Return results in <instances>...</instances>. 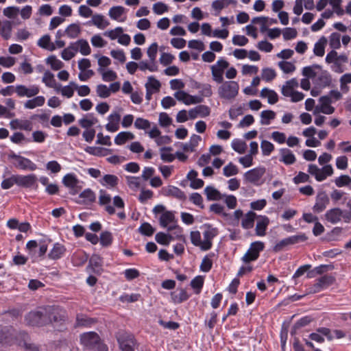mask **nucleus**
<instances>
[{
    "label": "nucleus",
    "instance_id": "bb28decb",
    "mask_svg": "<svg viewBox=\"0 0 351 351\" xmlns=\"http://www.w3.org/2000/svg\"><path fill=\"white\" fill-rule=\"evenodd\" d=\"M281 159L280 161L286 165H292L295 162V157L292 152L287 148L281 149L280 150Z\"/></svg>",
    "mask_w": 351,
    "mask_h": 351
},
{
    "label": "nucleus",
    "instance_id": "de8ad7c7",
    "mask_svg": "<svg viewBox=\"0 0 351 351\" xmlns=\"http://www.w3.org/2000/svg\"><path fill=\"white\" fill-rule=\"evenodd\" d=\"M98 71L101 73L102 80L105 82H112L117 78V73L112 70L105 71L103 69L99 68Z\"/></svg>",
    "mask_w": 351,
    "mask_h": 351
},
{
    "label": "nucleus",
    "instance_id": "052dcab7",
    "mask_svg": "<svg viewBox=\"0 0 351 351\" xmlns=\"http://www.w3.org/2000/svg\"><path fill=\"white\" fill-rule=\"evenodd\" d=\"M104 183L102 184H107L111 187H114L118 184V177L114 175L106 174L103 177Z\"/></svg>",
    "mask_w": 351,
    "mask_h": 351
},
{
    "label": "nucleus",
    "instance_id": "58836bf2",
    "mask_svg": "<svg viewBox=\"0 0 351 351\" xmlns=\"http://www.w3.org/2000/svg\"><path fill=\"white\" fill-rule=\"evenodd\" d=\"M236 3L235 0H215L212 3V8L219 12L230 4H234Z\"/></svg>",
    "mask_w": 351,
    "mask_h": 351
},
{
    "label": "nucleus",
    "instance_id": "cd10ccee",
    "mask_svg": "<svg viewBox=\"0 0 351 351\" xmlns=\"http://www.w3.org/2000/svg\"><path fill=\"white\" fill-rule=\"evenodd\" d=\"M96 319L94 318L89 317L86 315L80 314L76 317V326L89 327L96 323Z\"/></svg>",
    "mask_w": 351,
    "mask_h": 351
},
{
    "label": "nucleus",
    "instance_id": "393cba45",
    "mask_svg": "<svg viewBox=\"0 0 351 351\" xmlns=\"http://www.w3.org/2000/svg\"><path fill=\"white\" fill-rule=\"evenodd\" d=\"M87 24H93L99 29H104L109 25V22L104 19L101 14H95L92 16L91 21H88Z\"/></svg>",
    "mask_w": 351,
    "mask_h": 351
},
{
    "label": "nucleus",
    "instance_id": "b1692460",
    "mask_svg": "<svg viewBox=\"0 0 351 351\" xmlns=\"http://www.w3.org/2000/svg\"><path fill=\"white\" fill-rule=\"evenodd\" d=\"M98 122V119L93 114H88L79 120L80 125L86 130L92 129L91 127Z\"/></svg>",
    "mask_w": 351,
    "mask_h": 351
},
{
    "label": "nucleus",
    "instance_id": "e2e57ef3",
    "mask_svg": "<svg viewBox=\"0 0 351 351\" xmlns=\"http://www.w3.org/2000/svg\"><path fill=\"white\" fill-rule=\"evenodd\" d=\"M278 66L285 73H290L295 70V66L290 62L280 61L278 62Z\"/></svg>",
    "mask_w": 351,
    "mask_h": 351
},
{
    "label": "nucleus",
    "instance_id": "a19ab883",
    "mask_svg": "<svg viewBox=\"0 0 351 351\" xmlns=\"http://www.w3.org/2000/svg\"><path fill=\"white\" fill-rule=\"evenodd\" d=\"M73 45H77L80 52L83 56H88L90 53L91 49L87 40L84 39H80L75 43Z\"/></svg>",
    "mask_w": 351,
    "mask_h": 351
},
{
    "label": "nucleus",
    "instance_id": "79ce46f5",
    "mask_svg": "<svg viewBox=\"0 0 351 351\" xmlns=\"http://www.w3.org/2000/svg\"><path fill=\"white\" fill-rule=\"evenodd\" d=\"M81 29L78 24L72 23L65 30L66 36L71 38H75L80 34Z\"/></svg>",
    "mask_w": 351,
    "mask_h": 351
},
{
    "label": "nucleus",
    "instance_id": "f03ea898",
    "mask_svg": "<svg viewBox=\"0 0 351 351\" xmlns=\"http://www.w3.org/2000/svg\"><path fill=\"white\" fill-rule=\"evenodd\" d=\"M19 336L23 341L28 338V334L24 331L17 332L11 326L0 328V343L12 345L17 343V337Z\"/></svg>",
    "mask_w": 351,
    "mask_h": 351
},
{
    "label": "nucleus",
    "instance_id": "423d86ee",
    "mask_svg": "<svg viewBox=\"0 0 351 351\" xmlns=\"http://www.w3.org/2000/svg\"><path fill=\"white\" fill-rule=\"evenodd\" d=\"M27 325L32 326H40L46 325V320L43 311H32L29 312L25 317Z\"/></svg>",
    "mask_w": 351,
    "mask_h": 351
},
{
    "label": "nucleus",
    "instance_id": "774afa93",
    "mask_svg": "<svg viewBox=\"0 0 351 351\" xmlns=\"http://www.w3.org/2000/svg\"><path fill=\"white\" fill-rule=\"evenodd\" d=\"M158 52V44L156 43H152L147 49V53L149 58L150 62H155Z\"/></svg>",
    "mask_w": 351,
    "mask_h": 351
},
{
    "label": "nucleus",
    "instance_id": "dca6fc26",
    "mask_svg": "<svg viewBox=\"0 0 351 351\" xmlns=\"http://www.w3.org/2000/svg\"><path fill=\"white\" fill-rule=\"evenodd\" d=\"M216 235L217 230L215 228H212L210 226L204 232V240L202 250L206 251L212 247V240Z\"/></svg>",
    "mask_w": 351,
    "mask_h": 351
},
{
    "label": "nucleus",
    "instance_id": "13d9d810",
    "mask_svg": "<svg viewBox=\"0 0 351 351\" xmlns=\"http://www.w3.org/2000/svg\"><path fill=\"white\" fill-rule=\"evenodd\" d=\"M190 238L191 243L199 247L202 250V246L203 245V241L201 239V234L199 231H191L190 234Z\"/></svg>",
    "mask_w": 351,
    "mask_h": 351
},
{
    "label": "nucleus",
    "instance_id": "c03bdc74",
    "mask_svg": "<svg viewBox=\"0 0 351 351\" xmlns=\"http://www.w3.org/2000/svg\"><path fill=\"white\" fill-rule=\"evenodd\" d=\"M42 81L49 88H54L56 84L54 75L49 71H46L44 73Z\"/></svg>",
    "mask_w": 351,
    "mask_h": 351
},
{
    "label": "nucleus",
    "instance_id": "0e129e2a",
    "mask_svg": "<svg viewBox=\"0 0 351 351\" xmlns=\"http://www.w3.org/2000/svg\"><path fill=\"white\" fill-rule=\"evenodd\" d=\"M335 183L338 187L348 186L351 183V178L347 175H341L335 178Z\"/></svg>",
    "mask_w": 351,
    "mask_h": 351
},
{
    "label": "nucleus",
    "instance_id": "20e7f679",
    "mask_svg": "<svg viewBox=\"0 0 351 351\" xmlns=\"http://www.w3.org/2000/svg\"><path fill=\"white\" fill-rule=\"evenodd\" d=\"M218 88V94L220 98L231 100L234 99L239 90V84L235 81H226L221 83Z\"/></svg>",
    "mask_w": 351,
    "mask_h": 351
},
{
    "label": "nucleus",
    "instance_id": "e433bc0d",
    "mask_svg": "<svg viewBox=\"0 0 351 351\" xmlns=\"http://www.w3.org/2000/svg\"><path fill=\"white\" fill-rule=\"evenodd\" d=\"M276 117V112L270 110H263L261 113V125H269L271 120H274Z\"/></svg>",
    "mask_w": 351,
    "mask_h": 351
},
{
    "label": "nucleus",
    "instance_id": "4468645a",
    "mask_svg": "<svg viewBox=\"0 0 351 351\" xmlns=\"http://www.w3.org/2000/svg\"><path fill=\"white\" fill-rule=\"evenodd\" d=\"M330 199L325 192H319L316 197V202L313 206V211L315 213H321L326 208L329 204Z\"/></svg>",
    "mask_w": 351,
    "mask_h": 351
},
{
    "label": "nucleus",
    "instance_id": "473e14b6",
    "mask_svg": "<svg viewBox=\"0 0 351 351\" xmlns=\"http://www.w3.org/2000/svg\"><path fill=\"white\" fill-rule=\"evenodd\" d=\"M45 99L43 96H37L32 99L27 100L24 107L27 109H34L36 107L43 106L45 104Z\"/></svg>",
    "mask_w": 351,
    "mask_h": 351
},
{
    "label": "nucleus",
    "instance_id": "a878e982",
    "mask_svg": "<svg viewBox=\"0 0 351 351\" xmlns=\"http://www.w3.org/2000/svg\"><path fill=\"white\" fill-rule=\"evenodd\" d=\"M208 200L217 201L223 198V195L213 186H208L204 189Z\"/></svg>",
    "mask_w": 351,
    "mask_h": 351
},
{
    "label": "nucleus",
    "instance_id": "5701e85b",
    "mask_svg": "<svg viewBox=\"0 0 351 351\" xmlns=\"http://www.w3.org/2000/svg\"><path fill=\"white\" fill-rule=\"evenodd\" d=\"M256 214L253 211L247 212L241 221V226L243 229L249 230L254 227Z\"/></svg>",
    "mask_w": 351,
    "mask_h": 351
},
{
    "label": "nucleus",
    "instance_id": "f3484780",
    "mask_svg": "<svg viewBox=\"0 0 351 351\" xmlns=\"http://www.w3.org/2000/svg\"><path fill=\"white\" fill-rule=\"evenodd\" d=\"M109 123L106 124V128L108 132H114L119 129L121 115L118 112L110 114L108 118Z\"/></svg>",
    "mask_w": 351,
    "mask_h": 351
},
{
    "label": "nucleus",
    "instance_id": "49530a36",
    "mask_svg": "<svg viewBox=\"0 0 351 351\" xmlns=\"http://www.w3.org/2000/svg\"><path fill=\"white\" fill-rule=\"evenodd\" d=\"M232 147L239 154H243L247 149V144L240 139L235 138L232 142Z\"/></svg>",
    "mask_w": 351,
    "mask_h": 351
},
{
    "label": "nucleus",
    "instance_id": "9b49d317",
    "mask_svg": "<svg viewBox=\"0 0 351 351\" xmlns=\"http://www.w3.org/2000/svg\"><path fill=\"white\" fill-rule=\"evenodd\" d=\"M174 97L186 105L201 103L203 99L198 96H192L184 91L179 90L174 93Z\"/></svg>",
    "mask_w": 351,
    "mask_h": 351
},
{
    "label": "nucleus",
    "instance_id": "37998d69",
    "mask_svg": "<svg viewBox=\"0 0 351 351\" xmlns=\"http://www.w3.org/2000/svg\"><path fill=\"white\" fill-rule=\"evenodd\" d=\"M77 50L78 48L75 47L74 45L72 44L62 51L61 56L64 60H70L75 56Z\"/></svg>",
    "mask_w": 351,
    "mask_h": 351
},
{
    "label": "nucleus",
    "instance_id": "ea45409f",
    "mask_svg": "<svg viewBox=\"0 0 351 351\" xmlns=\"http://www.w3.org/2000/svg\"><path fill=\"white\" fill-rule=\"evenodd\" d=\"M47 64L51 66V69L58 71L64 67V63L58 60L56 56L51 55L46 60Z\"/></svg>",
    "mask_w": 351,
    "mask_h": 351
},
{
    "label": "nucleus",
    "instance_id": "c85d7f7f",
    "mask_svg": "<svg viewBox=\"0 0 351 351\" xmlns=\"http://www.w3.org/2000/svg\"><path fill=\"white\" fill-rule=\"evenodd\" d=\"M189 295L184 289H181L179 292L172 291L171 293V298L173 302L176 304H180L184 301L189 299Z\"/></svg>",
    "mask_w": 351,
    "mask_h": 351
},
{
    "label": "nucleus",
    "instance_id": "ddd939ff",
    "mask_svg": "<svg viewBox=\"0 0 351 351\" xmlns=\"http://www.w3.org/2000/svg\"><path fill=\"white\" fill-rule=\"evenodd\" d=\"M265 173L264 167H258L247 171L244 174L245 179L252 184H258V181Z\"/></svg>",
    "mask_w": 351,
    "mask_h": 351
},
{
    "label": "nucleus",
    "instance_id": "a18cd8bd",
    "mask_svg": "<svg viewBox=\"0 0 351 351\" xmlns=\"http://www.w3.org/2000/svg\"><path fill=\"white\" fill-rule=\"evenodd\" d=\"M124 12L125 8L123 6L118 5L111 8L108 14L112 19L119 20Z\"/></svg>",
    "mask_w": 351,
    "mask_h": 351
},
{
    "label": "nucleus",
    "instance_id": "09e8293b",
    "mask_svg": "<svg viewBox=\"0 0 351 351\" xmlns=\"http://www.w3.org/2000/svg\"><path fill=\"white\" fill-rule=\"evenodd\" d=\"M100 244L104 247H108L112 243V235L108 231L102 232L99 237Z\"/></svg>",
    "mask_w": 351,
    "mask_h": 351
},
{
    "label": "nucleus",
    "instance_id": "bf43d9fd",
    "mask_svg": "<svg viewBox=\"0 0 351 351\" xmlns=\"http://www.w3.org/2000/svg\"><path fill=\"white\" fill-rule=\"evenodd\" d=\"M261 148L264 156H269L274 151V146L271 142L263 140L261 143Z\"/></svg>",
    "mask_w": 351,
    "mask_h": 351
},
{
    "label": "nucleus",
    "instance_id": "aec40b11",
    "mask_svg": "<svg viewBox=\"0 0 351 351\" xmlns=\"http://www.w3.org/2000/svg\"><path fill=\"white\" fill-rule=\"evenodd\" d=\"M320 111L326 114H331L335 112V108L330 106L332 100L329 96H322L319 98Z\"/></svg>",
    "mask_w": 351,
    "mask_h": 351
},
{
    "label": "nucleus",
    "instance_id": "f257e3e1",
    "mask_svg": "<svg viewBox=\"0 0 351 351\" xmlns=\"http://www.w3.org/2000/svg\"><path fill=\"white\" fill-rule=\"evenodd\" d=\"M80 342L86 348L97 351H108V347L95 332H84L80 335Z\"/></svg>",
    "mask_w": 351,
    "mask_h": 351
},
{
    "label": "nucleus",
    "instance_id": "6ab92c4d",
    "mask_svg": "<svg viewBox=\"0 0 351 351\" xmlns=\"http://www.w3.org/2000/svg\"><path fill=\"white\" fill-rule=\"evenodd\" d=\"M269 223V219L266 216H260L256 225V234L259 237H263L266 234V230Z\"/></svg>",
    "mask_w": 351,
    "mask_h": 351
},
{
    "label": "nucleus",
    "instance_id": "72a5a7b5",
    "mask_svg": "<svg viewBox=\"0 0 351 351\" xmlns=\"http://www.w3.org/2000/svg\"><path fill=\"white\" fill-rule=\"evenodd\" d=\"M261 96L262 97H267L268 103L270 104H274L278 102V97L277 93L273 90L268 89L267 88H264L261 91Z\"/></svg>",
    "mask_w": 351,
    "mask_h": 351
},
{
    "label": "nucleus",
    "instance_id": "7c9ffc66",
    "mask_svg": "<svg viewBox=\"0 0 351 351\" xmlns=\"http://www.w3.org/2000/svg\"><path fill=\"white\" fill-rule=\"evenodd\" d=\"M333 169L330 165H326L322 169H319L317 175L315 177L316 180L321 182L324 180L328 176H332Z\"/></svg>",
    "mask_w": 351,
    "mask_h": 351
},
{
    "label": "nucleus",
    "instance_id": "412c9836",
    "mask_svg": "<svg viewBox=\"0 0 351 351\" xmlns=\"http://www.w3.org/2000/svg\"><path fill=\"white\" fill-rule=\"evenodd\" d=\"M10 125L12 129H20L26 131L32 130V123L29 120L14 119L10 121Z\"/></svg>",
    "mask_w": 351,
    "mask_h": 351
},
{
    "label": "nucleus",
    "instance_id": "603ef678",
    "mask_svg": "<svg viewBox=\"0 0 351 351\" xmlns=\"http://www.w3.org/2000/svg\"><path fill=\"white\" fill-rule=\"evenodd\" d=\"M12 28V23L10 21H5L3 23L1 27V35L5 39L8 40L11 35Z\"/></svg>",
    "mask_w": 351,
    "mask_h": 351
},
{
    "label": "nucleus",
    "instance_id": "864d4df0",
    "mask_svg": "<svg viewBox=\"0 0 351 351\" xmlns=\"http://www.w3.org/2000/svg\"><path fill=\"white\" fill-rule=\"evenodd\" d=\"M223 173L225 176L230 177L237 175L239 173V169L232 162H229L228 165L223 167Z\"/></svg>",
    "mask_w": 351,
    "mask_h": 351
},
{
    "label": "nucleus",
    "instance_id": "0eeeda50",
    "mask_svg": "<svg viewBox=\"0 0 351 351\" xmlns=\"http://www.w3.org/2000/svg\"><path fill=\"white\" fill-rule=\"evenodd\" d=\"M336 279L333 276L324 275L317 279L316 283L313 286V292L318 293L323 289L328 288L329 286L335 283Z\"/></svg>",
    "mask_w": 351,
    "mask_h": 351
},
{
    "label": "nucleus",
    "instance_id": "680f3d73",
    "mask_svg": "<svg viewBox=\"0 0 351 351\" xmlns=\"http://www.w3.org/2000/svg\"><path fill=\"white\" fill-rule=\"evenodd\" d=\"M73 88H77V85L75 82H71L68 86L62 88L61 90L62 95L68 98L71 97L74 93Z\"/></svg>",
    "mask_w": 351,
    "mask_h": 351
},
{
    "label": "nucleus",
    "instance_id": "3c124183",
    "mask_svg": "<svg viewBox=\"0 0 351 351\" xmlns=\"http://www.w3.org/2000/svg\"><path fill=\"white\" fill-rule=\"evenodd\" d=\"M173 230H174V232L172 235L174 237V239H179V240L183 241L185 240L184 237L182 234V228H180L177 224L170 225L167 228V231L170 232V231H173Z\"/></svg>",
    "mask_w": 351,
    "mask_h": 351
},
{
    "label": "nucleus",
    "instance_id": "4be33fe9",
    "mask_svg": "<svg viewBox=\"0 0 351 351\" xmlns=\"http://www.w3.org/2000/svg\"><path fill=\"white\" fill-rule=\"evenodd\" d=\"M65 252L66 248L63 245L59 243H56L53 245L52 250L49 253L48 256L51 259L57 260L60 258L64 255Z\"/></svg>",
    "mask_w": 351,
    "mask_h": 351
},
{
    "label": "nucleus",
    "instance_id": "1a4fd4ad",
    "mask_svg": "<svg viewBox=\"0 0 351 351\" xmlns=\"http://www.w3.org/2000/svg\"><path fill=\"white\" fill-rule=\"evenodd\" d=\"M44 314L46 322V324L59 322L63 320V316L60 313L58 308L55 306H47L44 308Z\"/></svg>",
    "mask_w": 351,
    "mask_h": 351
},
{
    "label": "nucleus",
    "instance_id": "4d7b16f0",
    "mask_svg": "<svg viewBox=\"0 0 351 351\" xmlns=\"http://www.w3.org/2000/svg\"><path fill=\"white\" fill-rule=\"evenodd\" d=\"M172 150V148L171 147H164L160 149L161 152V159L165 162H172L175 156L170 153H166L165 152H171Z\"/></svg>",
    "mask_w": 351,
    "mask_h": 351
},
{
    "label": "nucleus",
    "instance_id": "6e6552de",
    "mask_svg": "<svg viewBox=\"0 0 351 351\" xmlns=\"http://www.w3.org/2000/svg\"><path fill=\"white\" fill-rule=\"evenodd\" d=\"M37 177L35 174L27 176L16 175V185L24 188H38Z\"/></svg>",
    "mask_w": 351,
    "mask_h": 351
},
{
    "label": "nucleus",
    "instance_id": "39448f33",
    "mask_svg": "<svg viewBox=\"0 0 351 351\" xmlns=\"http://www.w3.org/2000/svg\"><path fill=\"white\" fill-rule=\"evenodd\" d=\"M116 338L122 351H134V337L132 335L120 330L116 334Z\"/></svg>",
    "mask_w": 351,
    "mask_h": 351
},
{
    "label": "nucleus",
    "instance_id": "5fc2aeb1",
    "mask_svg": "<svg viewBox=\"0 0 351 351\" xmlns=\"http://www.w3.org/2000/svg\"><path fill=\"white\" fill-rule=\"evenodd\" d=\"M213 80L217 83H222L223 82V72L221 69L212 65L210 67Z\"/></svg>",
    "mask_w": 351,
    "mask_h": 351
},
{
    "label": "nucleus",
    "instance_id": "f704fd0d",
    "mask_svg": "<svg viewBox=\"0 0 351 351\" xmlns=\"http://www.w3.org/2000/svg\"><path fill=\"white\" fill-rule=\"evenodd\" d=\"M134 138V135L132 132H121L116 136L114 143L117 145H121L124 144L128 140H132Z\"/></svg>",
    "mask_w": 351,
    "mask_h": 351
},
{
    "label": "nucleus",
    "instance_id": "a211bd4d",
    "mask_svg": "<svg viewBox=\"0 0 351 351\" xmlns=\"http://www.w3.org/2000/svg\"><path fill=\"white\" fill-rule=\"evenodd\" d=\"M160 226L162 228H168L170 225L176 224L177 221L172 211H166L159 218Z\"/></svg>",
    "mask_w": 351,
    "mask_h": 351
},
{
    "label": "nucleus",
    "instance_id": "f8f14e48",
    "mask_svg": "<svg viewBox=\"0 0 351 351\" xmlns=\"http://www.w3.org/2000/svg\"><path fill=\"white\" fill-rule=\"evenodd\" d=\"M15 92L19 97H32L37 95L40 92V89L36 85H32L29 88L24 85H17L15 88Z\"/></svg>",
    "mask_w": 351,
    "mask_h": 351
},
{
    "label": "nucleus",
    "instance_id": "2f4dec72",
    "mask_svg": "<svg viewBox=\"0 0 351 351\" xmlns=\"http://www.w3.org/2000/svg\"><path fill=\"white\" fill-rule=\"evenodd\" d=\"M63 184L67 188H75L80 184V181L75 174L68 173L62 178Z\"/></svg>",
    "mask_w": 351,
    "mask_h": 351
},
{
    "label": "nucleus",
    "instance_id": "c756f323",
    "mask_svg": "<svg viewBox=\"0 0 351 351\" xmlns=\"http://www.w3.org/2000/svg\"><path fill=\"white\" fill-rule=\"evenodd\" d=\"M327 44V39L325 36H322L315 44L313 52L315 55L322 57L325 53V46Z\"/></svg>",
    "mask_w": 351,
    "mask_h": 351
},
{
    "label": "nucleus",
    "instance_id": "338daca9",
    "mask_svg": "<svg viewBox=\"0 0 351 351\" xmlns=\"http://www.w3.org/2000/svg\"><path fill=\"white\" fill-rule=\"evenodd\" d=\"M96 92L97 95L101 98H107L110 95V90L107 86L104 84L97 85Z\"/></svg>",
    "mask_w": 351,
    "mask_h": 351
},
{
    "label": "nucleus",
    "instance_id": "6e6d98bb",
    "mask_svg": "<svg viewBox=\"0 0 351 351\" xmlns=\"http://www.w3.org/2000/svg\"><path fill=\"white\" fill-rule=\"evenodd\" d=\"M138 231L143 235L150 237L154 233L155 229L149 223L145 222L139 227Z\"/></svg>",
    "mask_w": 351,
    "mask_h": 351
},
{
    "label": "nucleus",
    "instance_id": "7ed1b4c3",
    "mask_svg": "<svg viewBox=\"0 0 351 351\" xmlns=\"http://www.w3.org/2000/svg\"><path fill=\"white\" fill-rule=\"evenodd\" d=\"M325 219L332 223L336 224L341 221L348 223L351 221V213L340 208H333L328 210L324 215Z\"/></svg>",
    "mask_w": 351,
    "mask_h": 351
},
{
    "label": "nucleus",
    "instance_id": "69168bd1",
    "mask_svg": "<svg viewBox=\"0 0 351 351\" xmlns=\"http://www.w3.org/2000/svg\"><path fill=\"white\" fill-rule=\"evenodd\" d=\"M276 76L275 71L270 68H265L262 70V78L266 82H270Z\"/></svg>",
    "mask_w": 351,
    "mask_h": 351
},
{
    "label": "nucleus",
    "instance_id": "c9c22d12",
    "mask_svg": "<svg viewBox=\"0 0 351 351\" xmlns=\"http://www.w3.org/2000/svg\"><path fill=\"white\" fill-rule=\"evenodd\" d=\"M145 88L147 90H153L156 93L160 90L161 84L154 76H149L147 78V82L145 84Z\"/></svg>",
    "mask_w": 351,
    "mask_h": 351
},
{
    "label": "nucleus",
    "instance_id": "9d476101",
    "mask_svg": "<svg viewBox=\"0 0 351 351\" xmlns=\"http://www.w3.org/2000/svg\"><path fill=\"white\" fill-rule=\"evenodd\" d=\"M15 159V167L22 170L35 171L37 169V165L29 159L14 154L12 156Z\"/></svg>",
    "mask_w": 351,
    "mask_h": 351
},
{
    "label": "nucleus",
    "instance_id": "4c0bfd02",
    "mask_svg": "<svg viewBox=\"0 0 351 351\" xmlns=\"http://www.w3.org/2000/svg\"><path fill=\"white\" fill-rule=\"evenodd\" d=\"M155 239L160 244L168 245L170 241L174 239V237L171 234L160 232L156 234Z\"/></svg>",
    "mask_w": 351,
    "mask_h": 351
},
{
    "label": "nucleus",
    "instance_id": "2eb2a0df",
    "mask_svg": "<svg viewBox=\"0 0 351 351\" xmlns=\"http://www.w3.org/2000/svg\"><path fill=\"white\" fill-rule=\"evenodd\" d=\"M162 194L165 196L173 197L179 200H185L186 198L184 193L179 188L174 186H168L162 189Z\"/></svg>",
    "mask_w": 351,
    "mask_h": 351
},
{
    "label": "nucleus",
    "instance_id": "8fccbe9b",
    "mask_svg": "<svg viewBox=\"0 0 351 351\" xmlns=\"http://www.w3.org/2000/svg\"><path fill=\"white\" fill-rule=\"evenodd\" d=\"M80 197L84 199L85 203H92L95 201V193L90 189H85L80 194Z\"/></svg>",
    "mask_w": 351,
    "mask_h": 351
}]
</instances>
